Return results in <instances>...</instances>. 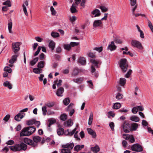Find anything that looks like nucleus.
<instances>
[{
  "instance_id": "obj_3",
  "label": "nucleus",
  "mask_w": 153,
  "mask_h": 153,
  "mask_svg": "<svg viewBox=\"0 0 153 153\" xmlns=\"http://www.w3.org/2000/svg\"><path fill=\"white\" fill-rule=\"evenodd\" d=\"M21 43L20 42H13L12 44V49L14 53L16 54L18 53V51L20 50V46Z\"/></svg>"
},
{
  "instance_id": "obj_54",
  "label": "nucleus",
  "mask_w": 153,
  "mask_h": 153,
  "mask_svg": "<svg viewBox=\"0 0 153 153\" xmlns=\"http://www.w3.org/2000/svg\"><path fill=\"white\" fill-rule=\"evenodd\" d=\"M87 55L89 57L92 58H96L95 53L92 52H89L88 53Z\"/></svg>"
},
{
  "instance_id": "obj_24",
  "label": "nucleus",
  "mask_w": 153,
  "mask_h": 153,
  "mask_svg": "<svg viewBox=\"0 0 153 153\" xmlns=\"http://www.w3.org/2000/svg\"><path fill=\"white\" fill-rule=\"evenodd\" d=\"M130 120L135 122H139L140 119L139 117L136 116H132L130 117Z\"/></svg>"
},
{
  "instance_id": "obj_8",
  "label": "nucleus",
  "mask_w": 153,
  "mask_h": 153,
  "mask_svg": "<svg viewBox=\"0 0 153 153\" xmlns=\"http://www.w3.org/2000/svg\"><path fill=\"white\" fill-rule=\"evenodd\" d=\"M103 26L102 22L101 20H96L94 21L93 27L94 28H102Z\"/></svg>"
},
{
  "instance_id": "obj_5",
  "label": "nucleus",
  "mask_w": 153,
  "mask_h": 153,
  "mask_svg": "<svg viewBox=\"0 0 153 153\" xmlns=\"http://www.w3.org/2000/svg\"><path fill=\"white\" fill-rule=\"evenodd\" d=\"M131 44L133 46L137 48L140 50H142L143 49V47L141 43L137 40H132L131 42Z\"/></svg>"
},
{
  "instance_id": "obj_23",
  "label": "nucleus",
  "mask_w": 153,
  "mask_h": 153,
  "mask_svg": "<svg viewBox=\"0 0 153 153\" xmlns=\"http://www.w3.org/2000/svg\"><path fill=\"white\" fill-rule=\"evenodd\" d=\"M23 117V115L20 113H18L15 117V120L17 121H19Z\"/></svg>"
},
{
  "instance_id": "obj_56",
  "label": "nucleus",
  "mask_w": 153,
  "mask_h": 153,
  "mask_svg": "<svg viewBox=\"0 0 153 153\" xmlns=\"http://www.w3.org/2000/svg\"><path fill=\"white\" fill-rule=\"evenodd\" d=\"M51 11V12L52 15H55L56 14V12L54 8L52 6H51L50 8Z\"/></svg>"
},
{
  "instance_id": "obj_47",
  "label": "nucleus",
  "mask_w": 153,
  "mask_h": 153,
  "mask_svg": "<svg viewBox=\"0 0 153 153\" xmlns=\"http://www.w3.org/2000/svg\"><path fill=\"white\" fill-rule=\"evenodd\" d=\"M35 122V120H31L27 121V123L28 125L31 126L34 124Z\"/></svg>"
},
{
  "instance_id": "obj_33",
  "label": "nucleus",
  "mask_w": 153,
  "mask_h": 153,
  "mask_svg": "<svg viewBox=\"0 0 153 153\" xmlns=\"http://www.w3.org/2000/svg\"><path fill=\"white\" fill-rule=\"evenodd\" d=\"M126 82V79L123 78H121L120 79L119 84L122 86H124Z\"/></svg>"
},
{
  "instance_id": "obj_34",
  "label": "nucleus",
  "mask_w": 153,
  "mask_h": 153,
  "mask_svg": "<svg viewBox=\"0 0 153 153\" xmlns=\"http://www.w3.org/2000/svg\"><path fill=\"white\" fill-rule=\"evenodd\" d=\"M33 72L36 74H39L42 72V69L39 68H35L33 69Z\"/></svg>"
},
{
  "instance_id": "obj_17",
  "label": "nucleus",
  "mask_w": 153,
  "mask_h": 153,
  "mask_svg": "<svg viewBox=\"0 0 153 153\" xmlns=\"http://www.w3.org/2000/svg\"><path fill=\"white\" fill-rule=\"evenodd\" d=\"M76 128H75L72 131H70L69 129H67V130L65 131V134L66 135H69V136H72L74 133L76 131Z\"/></svg>"
},
{
  "instance_id": "obj_60",
  "label": "nucleus",
  "mask_w": 153,
  "mask_h": 153,
  "mask_svg": "<svg viewBox=\"0 0 153 153\" xmlns=\"http://www.w3.org/2000/svg\"><path fill=\"white\" fill-rule=\"evenodd\" d=\"M79 44V42H71L70 43V45L71 47H74L75 46L78 45Z\"/></svg>"
},
{
  "instance_id": "obj_4",
  "label": "nucleus",
  "mask_w": 153,
  "mask_h": 153,
  "mask_svg": "<svg viewBox=\"0 0 153 153\" xmlns=\"http://www.w3.org/2000/svg\"><path fill=\"white\" fill-rule=\"evenodd\" d=\"M124 131L128 133L131 131V126L129 123L125 121L122 125Z\"/></svg>"
},
{
  "instance_id": "obj_31",
  "label": "nucleus",
  "mask_w": 153,
  "mask_h": 153,
  "mask_svg": "<svg viewBox=\"0 0 153 153\" xmlns=\"http://www.w3.org/2000/svg\"><path fill=\"white\" fill-rule=\"evenodd\" d=\"M3 85L5 87H7L9 89H11L12 88V85L8 81L5 82L3 83Z\"/></svg>"
},
{
  "instance_id": "obj_52",
  "label": "nucleus",
  "mask_w": 153,
  "mask_h": 153,
  "mask_svg": "<svg viewBox=\"0 0 153 153\" xmlns=\"http://www.w3.org/2000/svg\"><path fill=\"white\" fill-rule=\"evenodd\" d=\"M4 70L6 72H8V73H10L11 72L12 70L11 68L8 66L5 67L4 69Z\"/></svg>"
},
{
  "instance_id": "obj_55",
  "label": "nucleus",
  "mask_w": 153,
  "mask_h": 153,
  "mask_svg": "<svg viewBox=\"0 0 153 153\" xmlns=\"http://www.w3.org/2000/svg\"><path fill=\"white\" fill-rule=\"evenodd\" d=\"M123 95L120 93H118L116 96V98L117 100H120L123 98Z\"/></svg>"
},
{
  "instance_id": "obj_59",
  "label": "nucleus",
  "mask_w": 153,
  "mask_h": 153,
  "mask_svg": "<svg viewBox=\"0 0 153 153\" xmlns=\"http://www.w3.org/2000/svg\"><path fill=\"white\" fill-rule=\"evenodd\" d=\"M54 105V103L53 102H48L45 104L46 106L49 108L53 107Z\"/></svg>"
},
{
  "instance_id": "obj_58",
  "label": "nucleus",
  "mask_w": 153,
  "mask_h": 153,
  "mask_svg": "<svg viewBox=\"0 0 153 153\" xmlns=\"http://www.w3.org/2000/svg\"><path fill=\"white\" fill-rule=\"evenodd\" d=\"M74 105L73 103H71L67 108L66 111H68L71 110L73 106Z\"/></svg>"
},
{
  "instance_id": "obj_14",
  "label": "nucleus",
  "mask_w": 153,
  "mask_h": 153,
  "mask_svg": "<svg viewBox=\"0 0 153 153\" xmlns=\"http://www.w3.org/2000/svg\"><path fill=\"white\" fill-rule=\"evenodd\" d=\"M19 55V53H17L12 56L11 59L9 60V62L11 64L13 63L16 60L17 58Z\"/></svg>"
},
{
  "instance_id": "obj_44",
  "label": "nucleus",
  "mask_w": 153,
  "mask_h": 153,
  "mask_svg": "<svg viewBox=\"0 0 153 153\" xmlns=\"http://www.w3.org/2000/svg\"><path fill=\"white\" fill-rule=\"evenodd\" d=\"M93 113H92V112H91L90 115L88 123V125H91L92 123L93 120Z\"/></svg>"
},
{
  "instance_id": "obj_19",
  "label": "nucleus",
  "mask_w": 153,
  "mask_h": 153,
  "mask_svg": "<svg viewBox=\"0 0 153 153\" xmlns=\"http://www.w3.org/2000/svg\"><path fill=\"white\" fill-rule=\"evenodd\" d=\"M28 3L27 1H26L22 5V7L23 8V10L24 13L26 16L28 15L27 12L26 7L25 6H28Z\"/></svg>"
},
{
  "instance_id": "obj_41",
  "label": "nucleus",
  "mask_w": 153,
  "mask_h": 153,
  "mask_svg": "<svg viewBox=\"0 0 153 153\" xmlns=\"http://www.w3.org/2000/svg\"><path fill=\"white\" fill-rule=\"evenodd\" d=\"M8 27L9 32L10 33H12V31L11 29L12 27V22L8 23Z\"/></svg>"
},
{
  "instance_id": "obj_16",
  "label": "nucleus",
  "mask_w": 153,
  "mask_h": 153,
  "mask_svg": "<svg viewBox=\"0 0 153 153\" xmlns=\"http://www.w3.org/2000/svg\"><path fill=\"white\" fill-rule=\"evenodd\" d=\"M84 80V77H79L73 79V81L75 83L77 84H80L82 83Z\"/></svg>"
},
{
  "instance_id": "obj_63",
  "label": "nucleus",
  "mask_w": 153,
  "mask_h": 153,
  "mask_svg": "<svg viewBox=\"0 0 153 153\" xmlns=\"http://www.w3.org/2000/svg\"><path fill=\"white\" fill-rule=\"evenodd\" d=\"M10 115L9 114H7L4 117L3 120L6 122H7L10 119Z\"/></svg>"
},
{
  "instance_id": "obj_10",
  "label": "nucleus",
  "mask_w": 153,
  "mask_h": 153,
  "mask_svg": "<svg viewBox=\"0 0 153 153\" xmlns=\"http://www.w3.org/2000/svg\"><path fill=\"white\" fill-rule=\"evenodd\" d=\"M27 127L24 128H23L20 132V137L27 136H30L29 132L28 131Z\"/></svg>"
},
{
  "instance_id": "obj_13",
  "label": "nucleus",
  "mask_w": 153,
  "mask_h": 153,
  "mask_svg": "<svg viewBox=\"0 0 153 153\" xmlns=\"http://www.w3.org/2000/svg\"><path fill=\"white\" fill-rule=\"evenodd\" d=\"M91 14L92 15H95L94 16L95 17L99 16L101 14L100 10L98 9H95L93 10L91 12Z\"/></svg>"
},
{
  "instance_id": "obj_39",
  "label": "nucleus",
  "mask_w": 153,
  "mask_h": 153,
  "mask_svg": "<svg viewBox=\"0 0 153 153\" xmlns=\"http://www.w3.org/2000/svg\"><path fill=\"white\" fill-rule=\"evenodd\" d=\"M121 107V104L120 103L116 102L114 104L113 108L115 109H117Z\"/></svg>"
},
{
  "instance_id": "obj_1",
  "label": "nucleus",
  "mask_w": 153,
  "mask_h": 153,
  "mask_svg": "<svg viewBox=\"0 0 153 153\" xmlns=\"http://www.w3.org/2000/svg\"><path fill=\"white\" fill-rule=\"evenodd\" d=\"M11 150L13 151H18L21 150L25 151L26 150L27 146L23 143H21L20 144H17L14 146H10Z\"/></svg>"
},
{
  "instance_id": "obj_26",
  "label": "nucleus",
  "mask_w": 153,
  "mask_h": 153,
  "mask_svg": "<svg viewBox=\"0 0 153 153\" xmlns=\"http://www.w3.org/2000/svg\"><path fill=\"white\" fill-rule=\"evenodd\" d=\"M91 150L95 153L98 152L100 150V148L97 145H96L94 147H92L91 148Z\"/></svg>"
},
{
  "instance_id": "obj_25",
  "label": "nucleus",
  "mask_w": 153,
  "mask_h": 153,
  "mask_svg": "<svg viewBox=\"0 0 153 153\" xmlns=\"http://www.w3.org/2000/svg\"><path fill=\"white\" fill-rule=\"evenodd\" d=\"M79 62L82 65H85L86 63V59L85 58L83 57H80L79 59Z\"/></svg>"
},
{
  "instance_id": "obj_36",
  "label": "nucleus",
  "mask_w": 153,
  "mask_h": 153,
  "mask_svg": "<svg viewBox=\"0 0 153 153\" xmlns=\"http://www.w3.org/2000/svg\"><path fill=\"white\" fill-rule=\"evenodd\" d=\"M73 125V123L71 121V120H68L66 122H65L64 123V125L67 127L71 126Z\"/></svg>"
},
{
  "instance_id": "obj_42",
  "label": "nucleus",
  "mask_w": 153,
  "mask_h": 153,
  "mask_svg": "<svg viewBox=\"0 0 153 153\" xmlns=\"http://www.w3.org/2000/svg\"><path fill=\"white\" fill-rule=\"evenodd\" d=\"M60 119L63 121L65 120L67 118V116L65 114H62L60 116Z\"/></svg>"
},
{
  "instance_id": "obj_20",
  "label": "nucleus",
  "mask_w": 153,
  "mask_h": 153,
  "mask_svg": "<svg viewBox=\"0 0 153 153\" xmlns=\"http://www.w3.org/2000/svg\"><path fill=\"white\" fill-rule=\"evenodd\" d=\"M33 141L35 144H37V143L40 142L41 140V138L39 136H35L33 137Z\"/></svg>"
},
{
  "instance_id": "obj_57",
  "label": "nucleus",
  "mask_w": 153,
  "mask_h": 153,
  "mask_svg": "<svg viewBox=\"0 0 153 153\" xmlns=\"http://www.w3.org/2000/svg\"><path fill=\"white\" fill-rule=\"evenodd\" d=\"M100 8L101 9L102 11L103 12H106L108 10V8L104 6H100Z\"/></svg>"
},
{
  "instance_id": "obj_46",
  "label": "nucleus",
  "mask_w": 153,
  "mask_h": 153,
  "mask_svg": "<svg viewBox=\"0 0 153 153\" xmlns=\"http://www.w3.org/2000/svg\"><path fill=\"white\" fill-rule=\"evenodd\" d=\"M3 4L4 5H7V7H10L11 6V2L9 0L4 1L3 3Z\"/></svg>"
},
{
  "instance_id": "obj_51",
  "label": "nucleus",
  "mask_w": 153,
  "mask_h": 153,
  "mask_svg": "<svg viewBox=\"0 0 153 153\" xmlns=\"http://www.w3.org/2000/svg\"><path fill=\"white\" fill-rule=\"evenodd\" d=\"M71 151L67 149L63 148L62 149L61 152L62 153H71Z\"/></svg>"
},
{
  "instance_id": "obj_53",
  "label": "nucleus",
  "mask_w": 153,
  "mask_h": 153,
  "mask_svg": "<svg viewBox=\"0 0 153 153\" xmlns=\"http://www.w3.org/2000/svg\"><path fill=\"white\" fill-rule=\"evenodd\" d=\"M51 36L54 38H56L59 36V34L58 33L52 32L51 33Z\"/></svg>"
},
{
  "instance_id": "obj_7",
  "label": "nucleus",
  "mask_w": 153,
  "mask_h": 153,
  "mask_svg": "<svg viewBox=\"0 0 153 153\" xmlns=\"http://www.w3.org/2000/svg\"><path fill=\"white\" fill-rule=\"evenodd\" d=\"M23 141L24 143L29 145L32 146L33 147L37 146V144H35L33 141L31 139L29 138L25 137Z\"/></svg>"
},
{
  "instance_id": "obj_32",
  "label": "nucleus",
  "mask_w": 153,
  "mask_h": 153,
  "mask_svg": "<svg viewBox=\"0 0 153 153\" xmlns=\"http://www.w3.org/2000/svg\"><path fill=\"white\" fill-rule=\"evenodd\" d=\"M57 132L59 135H61L63 134L64 133H65V132H64V130L63 128H60L57 129Z\"/></svg>"
},
{
  "instance_id": "obj_27",
  "label": "nucleus",
  "mask_w": 153,
  "mask_h": 153,
  "mask_svg": "<svg viewBox=\"0 0 153 153\" xmlns=\"http://www.w3.org/2000/svg\"><path fill=\"white\" fill-rule=\"evenodd\" d=\"M84 145H82L81 146L79 145H77L75 146L74 148V150L75 151L78 152L79 150H81L84 147Z\"/></svg>"
},
{
  "instance_id": "obj_29",
  "label": "nucleus",
  "mask_w": 153,
  "mask_h": 153,
  "mask_svg": "<svg viewBox=\"0 0 153 153\" xmlns=\"http://www.w3.org/2000/svg\"><path fill=\"white\" fill-rule=\"evenodd\" d=\"M55 46V43L53 41H51L49 43V47L51 48V51L54 50Z\"/></svg>"
},
{
  "instance_id": "obj_21",
  "label": "nucleus",
  "mask_w": 153,
  "mask_h": 153,
  "mask_svg": "<svg viewBox=\"0 0 153 153\" xmlns=\"http://www.w3.org/2000/svg\"><path fill=\"white\" fill-rule=\"evenodd\" d=\"M28 131L29 132L30 135L32 134L36 131V128L33 126H29L26 127Z\"/></svg>"
},
{
  "instance_id": "obj_48",
  "label": "nucleus",
  "mask_w": 153,
  "mask_h": 153,
  "mask_svg": "<svg viewBox=\"0 0 153 153\" xmlns=\"http://www.w3.org/2000/svg\"><path fill=\"white\" fill-rule=\"evenodd\" d=\"M42 110L43 112V114L45 116L47 112V107L46 106H44L42 108Z\"/></svg>"
},
{
  "instance_id": "obj_22",
  "label": "nucleus",
  "mask_w": 153,
  "mask_h": 153,
  "mask_svg": "<svg viewBox=\"0 0 153 153\" xmlns=\"http://www.w3.org/2000/svg\"><path fill=\"white\" fill-rule=\"evenodd\" d=\"M95 71L96 69L95 68L93 65H91V72L93 74V75H94L95 77H97L98 76V73L95 72Z\"/></svg>"
},
{
  "instance_id": "obj_11",
  "label": "nucleus",
  "mask_w": 153,
  "mask_h": 153,
  "mask_svg": "<svg viewBox=\"0 0 153 153\" xmlns=\"http://www.w3.org/2000/svg\"><path fill=\"white\" fill-rule=\"evenodd\" d=\"M74 146V144L73 143H68L62 146V147L63 148H65L68 150H71Z\"/></svg>"
},
{
  "instance_id": "obj_62",
  "label": "nucleus",
  "mask_w": 153,
  "mask_h": 153,
  "mask_svg": "<svg viewBox=\"0 0 153 153\" xmlns=\"http://www.w3.org/2000/svg\"><path fill=\"white\" fill-rule=\"evenodd\" d=\"M138 111V109L137 107H134L132 109V112L134 114H136L137 113Z\"/></svg>"
},
{
  "instance_id": "obj_9",
  "label": "nucleus",
  "mask_w": 153,
  "mask_h": 153,
  "mask_svg": "<svg viewBox=\"0 0 153 153\" xmlns=\"http://www.w3.org/2000/svg\"><path fill=\"white\" fill-rule=\"evenodd\" d=\"M130 4L131 5L132 7V13L133 15H134V11L137 8V4L136 3L137 0H130Z\"/></svg>"
},
{
  "instance_id": "obj_50",
  "label": "nucleus",
  "mask_w": 153,
  "mask_h": 153,
  "mask_svg": "<svg viewBox=\"0 0 153 153\" xmlns=\"http://www.w3.org/2000/svg\"><path fill=\"white\" fill-rule=\"evenodd\" d=\"M123 138L126 140H129V138L131 137V135L128 134H123Z\"/></svg>"
},
{
  "instance_id": "obj_35",
  "label": "nucleus",
  "mask_w": 153,
  "mask_h": 153,
  "mask_svg": "<svg viewBox=\"0 0 153 153\" xmlns=\"http://www.w3.org/2000/svg\"><path fill=\"white\" fill-rule=\"evenodd\" d=\"M45 62L44 61H41L38 63L37 67L40 68L42 69L45 66Z\"/></svg>"
},
{
  "instance_id": "obj_49",
  "label": "nucleus",
  "mask_w": 153,
  "mask_h": 153,
  "mask_svg": "<svg viewBox=\"0 0 153 153\" xmlns=\"http://www.w3.org/2000/svg\"><path fill=\"white\" fill-rule=\"evenodd\" d=\"M54 82L58 87L62 85V80L61 79L59 80L58 82V80H56Z\"/></svg>"
},
{
  "instance_id": "obj_2",
  "label": "nucleus",
  "mask_w": 153,
  "mask_h": 153,
  "mask_svg": "<svg viewBox=\"0 0 153 153\" xmlns=\"http://www.w3.org/2000/svg\"><path fill=\"white\" fill-rule=\"evenodd\" d=\"M119 66L123 72H126L127 71L128 67L126 59H120Z\"/></svg>"
},
{
  "instance_id": "obj_30",
  "label": "nucleus",
  "mask_w": 153,
  "mask_h": 153,
  "mask_svg": "<svg viewBox=\"0 0 153 153\" xmlns=\"http://www.w3.org/2000/svg\"><path fill=\"white\" fill-rule=\"evenodd\" d=\"M139 125L137 123H133L131 124V130L135 131L136 130L138 127Z\"/></svg>"
},
{
  "instance_id": "obj_64",
  "label": "nucleus",
  "mask_w": 153,
  "mask_h": 153,
  "mask_svg": "<svg viewBox=\"0 0 153 153\" xmlns=\"http://www.w3.org/2000/svg\"><path fill=\"white\" fill-rule=\"evenodd\" d=\"M41 49V47L39 46L38 48L37 51L34 53V56H36L38 55Z\"/></svg>"
},
{
  "instance_id": "obj_43",
  "label": "nucleus",
  "mask_w": 153,
  "mask_h": 153,
  "mask_svg": "<svg viewBox=\"0 0 153 153\" xmlns=\"http://www.w3.org/2000/svg\"><path fill=\"white\" fill-rule=\"evenodd\" d=\"M63 47L65 49L69 51L71 49V47L70 44H64L63 45Z\"/></svg>"
},
{
  "instance_id": "obj_37",
  "label": "nucleus",
  "mask_w": 153,
  "mask_h": 153,
  "mask_svg": "<svg viewBox=\"0 0 153 153\" xmlns=\"http://www.w3.org/2000/svg\"><path fill=\"white\" fill-rule=\"evenodd\" d=\"M71 12L72 13H74L77 12V10L76 9V6L73 4L70 8Z\"/></svg>"
},
{
  "instance_id": "obj_28",
  "label": "nucleus",
  "mask_w": 153,
  "mask_h": 153,
  "mask_svg": "<svg viewBox=\"0 0 153 153\" xmlns=\"http://www.w3.org/2000/svg\"><path fill=\"white\" fill-rule=\"evenodd\" d=\"M90 62L92 63L93 65H94L96 68H98V64L99 63V61H97L94 59H91Z\"/></svg>"
},
{
  "instance_id": "obj_6",
  "label": "nucleus",
  "mask_w": 153,
  "mask_h": 153,
  "mask_svg": "<svg viewBox=\"0 0 153 153\" xmlns=\"http://www.w3.org/2000/svg\"><path fill=\"white\" fill-rule=\"evenodd\" d=\"M131 149L134 151L140 152L143 150L142 146L138 143L133 145L131 147Z\"/></svg>"
},
{
  "instance_id": "obj_61",
  "label": "nucleus",
  "mask_w": 153,
  "mask_h": 153,
  "mask_svg": "<svg viewBox=\"0 0 153 153\" xmlns=\"http://www.w3.org/2000/svg\"><path fill=\"white\" fill-rule=\"evenodd\" d=\"M93 50L97 51L100 53L102 51V47L98 48L95 47L94 48Z\"/></svg>"
},
{
  "instance_id": "obj_45",
  "label": "nucleus",
  "mask_w": 153,
  "mask_h": 153,
  "mask_svg": "<svg viewBox=\"0 0 153 153\" xmlns=\"http://www.w3.org/2000/svg\"><path fill=\"white\" fill-rule=\"evenodd\" d=\"M63 102L65 105H68L70 103L69 98H65L63 100Z\"/></svg>"
},
{
  "instance_id": "obj_38",
  "label": "nucleus",
  "mask_w": 153,
  "mask_h": 153,
  "mask_svg": "<svg viewBox=\"0 0 153 153\" xmlns=\"http://www.w3.org/2000/svg\"><path fill=\"white\" fill-rule=\"evenodd\" d=\"M39 58L38 57L35 58L33 60H31L30 62V64L31 66H33L38 61Z\"/></svg>"
},
{
  "instance_id": "obj_12",
  "label": "nucleus",
  "mask_w": 153,
  "mask_h": 153,
  "mask_svg": "<svg viewBox=\"0 0 153 153\" xmlns=\"http://www.w3.org/2000/svg\"><path fill=\"white\" fill-rule=\"evenodd\" d=\"M87 130L88 133L91 135L93 138H95L97 136L96 132L91 128H87Z\"/></svg>"
},
{
  "instance_id": "obj_40",
  "label": "nucleus",
  "mask_w": 153,
  "mask_h": 153,
  "mask_svg": "<svg viewBox=\"0 0 153 153\" xmlns=\"http://www.w3.org/2000/svg\"><path fill=\"white\" fill-rule=\"evenodd\" d=\"M79 73V69L77 68H74L72 73V75L75 76L77 75Z\"/></svg>"
},
{
  "instance_id": "obj_18",
  "label": "nucleus",
  "mask_w": 153,
  "mask_h": 153,
  "mask_svg": "<svg viewBox=\"0 0 153 153\" xmlns=\"http://www.w3.org/2000/svg\"><path fill=\"white\" fill-rule=\"evenodd\" d=\"M64 91V88L62 87H61L57 90L56 94L58 96H62V94Z\"/></svg>"
},
{
  "instance_id": "obj_15",
  "label": "nucleus",
  "mask_w": 153,
  "mask_h": 153,
  "mask_svg": "<svg viewBox=\"0 0 153 153\" xmlns=\"http://www.w3.org/2000/svg\"><path fill=\"white\" fill-rule=\"evenodd\" d=\"M116 48L117 47L115 45L114 42L112 41L111 42V44L108 45V49H109L111 51H112L115 50Z\"/></svg>"
}]
</instances>
